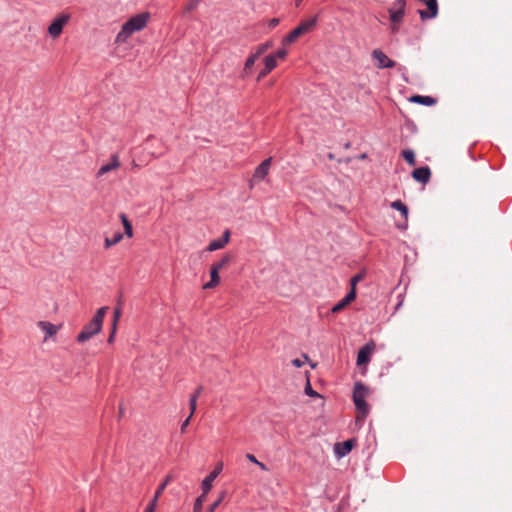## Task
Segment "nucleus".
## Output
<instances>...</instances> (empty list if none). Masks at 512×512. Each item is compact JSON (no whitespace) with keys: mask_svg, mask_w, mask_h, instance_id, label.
Returning <instances> with one entry per match:
<instances>
[{"mask_svg":"<svg viewBox=\"0 0 512 512\" xmlns=\"http://www.w3.org/2000/svg\"><path fill=\"white\" fill-rule=\"evenodd\" d=\"M355 445L354 439H349L341 443H336L334 447L335 454L338 457H344L351 452Z\"/></svg>","mask_w":512,"mask_h":512,"instance_id":"obj_14","label":"nucleus"},{"mask_svg":"<svg viewBox=\"0 0 512 512\" xmlns=\"http://www.w3.org/2000/svg\"><path fill=\"white\" fill-rule=\"evenodd\" d=\"M191 418H192V417L188 416V417L186 418V420L181 424V432H182V433H183V432H185V430H186L187 426H188V425H189V423H190Z\"/></svg>","mask_w":512,"mask_h":512,"instance_id":"obj_42","label":"nucleus"},{"mask_svg":"<svg viewBox=\"0 0 512 512\" xmlns=\"http://www.w3.org/2000/svg\"><path fill=\"white\" fill-rule=\"evenodd\" d=\"M200 1L201 0H189L186 5L184 6V12L185 13H190L192 11H194L198 5L200 4Z\"/></svg>","mask_w":512,"mask_h":512,"instance_id":"obj_34","label":"nucleus"},{"mask_svg":"<svg viewBox=\"0 0 512 512\" xmlns=\"http://www.w3.org/2000/svg\"><path fill=\"white\" fill-rule=\"evenodd\" d=\"M317 24V17H312L305 21H302L297 27L301 31L302 35H305L313 30Z\"/></svg>","mask_w":512,"mask_h":512,"instance_id":"obj_21","label":"nucleus"},{"mask_svg":"<svg viewBox=\"0 0 512 512\" xmlns=\"http://www.w3.org/2000/svg\"><path fill=\"white\" fill-rule=\"evenodd\" d=\"M390 206H391V208H393L401 213L402 221L397 223V227L399 229L405 230L408 226V214H409L408 207L401 200L393 201L390 204Z\"/></svg>","mask_w":512,"mask_h":512,"instance_id":"obj_10","label":"nucleus"},{"mask_svg":"<svg viewBox=\"0 0 512 512\" xmlns=\"http://www.w3.org/2000/svg\"><path fill=\"white\" fill-rule=\"evenodd\" d=\"M288 51L283 48L279 49L276 53L272 54L273 56H276V59L284 60L287 57Z\"/></svg>","mask_w":512,"mask_h":512,"instance_id":"obj_36","label":"nucleus"},{"mask_svg":"<svg viewBox=\"0 0 512 512\" xmlns=\"http://www.w3.org/2000/svg\"><path fill=\"white\" fill-rule=\"evenodd\" d=\"M372 57L375 61V66L379 69L393 68L396 66L395 61L391 60L383 51L375 49L372 52Z\"/></svg>","mask_w":512,"mask_h":512,"instance_id":"obj_9","label":"nucleus"},{"mask_svg":"<svg viewBox=\"0 0 512 512\" xmlns=\"http://www.w3.org/2000/svg\"><path fill=\"white\" fill-rule=\"evenodd\" d=\"M257 59H258V57L255 56L253 53L246 59L244 68H243V72L245 74H247L252 69V67L254 66Z\"/></svg>","mask_w":512,"mask_h":512,"instance_id":"obj_29","label":"nucleus"},{"mask_svg":"<svg viewBox=\"0 0 512 512\" xmlns=\"http://www.w3.org/2000/svg\"><path fill=\"white\" fill-rule=\"evenodd\" d=\"M412 177L422 183V184H426L429 182L430 180V177H431V171L429 169V167H420V168H416L413 172H412Z\"/></svg>","mask_w":512,"mask_h":512,"instance_id":"obj_16","label":"nucleus"},{"mask_svg":"<svg viewBox=\"0 0 512 512\" xmlns=\"http://www.w3.org/2000/svg\"><path fill=\"white\" fill-rule=\"evenodd\" d=\"M364 279L363 273H357L350 279V291L349 292H356V286L357 284Z\"/></svg>","mask_w":512,"mask_h":512,"instance_id":"obj_30","label":"nucleus"},{"mask_svg":"<svg viewBox=\"0 0 512 512\" xmlns=\"http://www.w3.org/2000/svg\"><path fill=\"white\" fill-rule=\"evenodd\" d=\"M119 217L123 224L125 235L128 238H132L133 237V227H132V224L129 221L128 217L124 213H121Z\"/></svg>","mask_w":512,"mask_h":512,"instance_id":"obj_23","label":"nucleus"},{"mask_svg":"<svg viewBox=\"0 0 512 512\" xmlns=\"http://www.w3.org/2000/svg\"><path fill=\"white\" fill-rule=\"evenodd\" d=\"M303 2V0H295V5L297 7H299L301 5V3Z\"/></svg>","mask_w":512,"mask_h":512,"instance_id":"obj_47","label":"nucleus"},{"mask_svg":"<svg viewBox=\"0 0 512 512\" xmlns=\"http://www.w3.org/2000/svg\"><path fill=\"white\" fill-rule=\"evenodd\" d=\"M121 167V160L118 153H113L110 155L108 161L101 165V167L96 172V178L101 179L108 173L117 172Z\"/></svg>","mask_w":512,"mask_h":512,"instance_id":"obj_6","label":"nucleus"},{"mask_svg":"<svg viewBox=\"0 0 512 512\" xmlns=\"http://www.w3.org/2000/svg\"><path fill=\"white\" fill-rule=\"evenodd\" d=\"M206 495H204V492L202 491V495L196 498L193 506V512H201L203 502L205 501Z\"/></svg>","mask_w":512,"mask_h":512,"instance_id":"obj_33","label":"nucleus"},{"mask_svg":"<svg viewBox=\"0 0 512 512\" xmlns=\"http://www.w3.org/2000/svg\"><path fill=\"white\" fill-rule=\"evenodd\" d=\"M374 349H375V344L373 342H370V343L364 345L363 347H361L357 354V361H356L357 365L363 366V365H366L367 363H369Z\"/></svg>","mask_w":512,"mask_h":512,"instance_id":"obj_11","label":"nucleus"},{"mask_svg":"<svg viewBox=\"0 0 512 512\" xmlns=\"http://www.w3.org/2000/svg\"><path fill=\"white\" fill-rule=\"evenodd\" d=\"M269 73H271V71L267 70V68L264 66V68L259 72L257 76V81H260L261 79L265 78Z\"/></svg>","mask_w":512,"mask_h":512,"instance_id":"obj_40","label":"nucleus"},{"mask_svg":"<svg viewBox=\"0 0 512 512\" xmlns=\"http://www.w3.org/2000/svg\"><path fill=\"white\" fill-rule=\"evenodd\" d=\"M369 388L363 383L357 382L353 390V402L356 407L357 420H364L369 413V405L366 398L369 396Z\"/></svg>","mask_w":512,"mask_h":512,"instance_id":"obj_3","label":"nucleus"},{"mask_svg":"<svg viewBox=\"0 0 512 512\" xmlns=\"http://www.w3.org/2000/svg\"><path fill=\"white\" fill-rule=\"evenodd\" d=\"M271 47H272V42L271 41L262 43V44H260V45H258L256 47L255 52L253 54L259 58L261 55H263Z\"/></svg>","mask_w":512,"mask_h":512,"instance_id":"obj_28","label":"nucleus"},{"mask_svg":"<svg viewBox=\"0 0 512 512\" xmlns=\"http://www.w3.org/2000/svg\"><path fill=\"white\" fill-rule=\"evenodd\" d=\"M172 481H173V476L171 474L167 475L163 479V481L159 484V486L157 487V489L154 493V496L150 501H155V504L158 505V501H159L160 497L162 496L163 492L165 491L167 485Z\"/></svg>","mask_w":512,"mask_h":512,"instance_id":"obj_19","label":"nucleus"},{"mask_svg":"<svg viewBox=\"0 0 512 512\" xmlns=\"http://www.w3.org/2000/svg\"><path fill=\"white\" fill-rule=\"evenodd\" d=\"M115 333H116V327L112 326V331L108 338L109 343H112L114 341Z\"/></svg>","mask_w":512,"mask_h":512,"instance_id":"obj_45","label":"nucleus"},{"mask_svg":"<svg viewBox=\"0 0 512 512\" xmlns=\"http://www.w3.org/2000/svg\"><path fill=\"white\" fill-rule=\"evenodd\" d=\"M232 260V256L230 254H225L222 256V258L213 263L212 266L217 267L218 270L224 269Z\"/></svg>","mask_w":512,"mask_h":512,"instance_id":"obj_25","label":"nucleus"},{"mask_svg":"<svg viewBox=\"0 0 512 512\" xmlns=\"http://www.w3.org/2000/svg\"><path fill=\"white\" fill-rule=\"evenodd\" d=\"M189 406H190V417H193L196 408H197V400H195V397H190L189 399Z\"/></svg>","mask_w":512,"mask_h":512,"instance_id":"obj_37","label":"nucleus"},{"mask_svg":"<svg viewBox=\"0 0 512 512\" xmlns=\"http://www.w3.org/2000/svg\"><path fill=\"white\" fill-rule=\"evenodd\" d=\"M406 0H395L388 9L391 31L397 33L405 16Z\"/></svg>","mask_w":512,"mask_h":512,"instance_id":"obj_4","label":"nucleus"},{"mask_svg":"<svg viewBox=\"0 0 512 512\" xmlns=\"http://www.w3.org/2000/svg\"><path fill=\"white\" fill-rule=\"evenodd\" d=\"M70 14H67V13H61L59 15H57L53 21L51 22V24L48 26V34L53 38V39H57L61 34H62V31H63V28L65 25L68 24V22L70 21Z\"/></svg>","mask_w":512,"mask_h":512,"instance_id":"obj_5","label":"nucleus"},{"mask_svg":"<svg viewBox=\"0 0 512 512\" xmlns=\"http://www.w3.org/2000/svg\"><path fill=\"white\" fill-rule=\"evenodd\" d=\"M305 393L308 395V396H311V397H319L320 395L314 391L311 387V384L309 382V380L307 381V385L305 387Z\"/></svg>","mask_w":512,"mask_h":512,"instance_id":"obj_38","label":"nucleus"},{"mask_svg":"<svg viewBox=\"0 0 512 512\" xmlns=\"http://www.w3.org/2000/svg\"><path fill=\"white\" fill-rule=\"evenodd\" d=\"M301 36H303L301 31L298 29V27H296L289 34L282 38L281 44L282 46L286 47L296 42Z\"/></svg>","mask_w":512,"mask_h":512,"instance_id":"obj_20","label":"nucleus"},{"mask_svg":"<svg viewBox=\"0 0 512 512\" xmlns=\"http://www.w3.org/2000/svg\"><path fill=\"white\" fill-rule=\"evenodd\" d=\"M157 504H155V501H149L148 505L144 509V512H156Z\"/></svg>","mask_w":512,"mask_h":512,"instance_id":"obj_39","label":"nucleus"},{"mask_svg":"<svg viewBox=\"0 0 512 512\" xmlns=\"http://www.w3.org/2000/svg\"><path fill=\"white\" fill-rule=\"evenodd\" d=\"M201 392H202V387H198V388L194 391V393H192V394H191V396H190V397H195V400H198V398H199V396H200Z\"/></svg>","mask_w":512,"mask_h":512,"instance_id":"obj_44","label":"nucleus"},{"mask_svg":"<svg viewBox=\"0 0 512 512\" xmlns=\"http://www.w3.org/2000/svg\"><path fill=\"white\" fill-rule=\"evenodd\" d=\"M272 165V157L264 159L254 170L253 176L249 182L250 188L254 182H260L266 179Z\"/></svg>","mask_w":512,"mask_h":512,"instance_id":"obj_7","label":"nucleus"},{"mask_svg":"<svg viewBox=\"0 0 512 512\" xmlns=\"http://www.w3.org/2000/svg\"><path fill=\"white\" fill-rule=\"evenodd\" d=\"M37 326L45 333L44 341H46L49 337H52L57 334L60 329V325H54L48 321H39Z\"/></svg>","mask_w":512,"mask_h":512,"instance_id":"obj_15","label":"nucleus"},{"mask_svg":"<svg viewBox=\"0 0 512 512\" xmlns=\"http://www.w3.org/2000/svg\"><path fill=\"white\" fill-rule=\"evenodd\" d=\"M149 19V12L138 13L129 18L116 35L115 42L119 44L126 43L132 34L142 31L147 26Z\"/></svg>","mask_w":512,"mask_h":512,"instance_id":"obj_1","label":"nucleus"},{"mask_svg":"<svg viewBox=\"0 0 512 512\" xmlns=\"http://www.w3.org/2000/svg\"><path fill=\"white\" fill-rule=\"evenodd\" d=\"M131 167H132V169H136V168H139V165L135 161H132Z\"/></svg>","mask_w":512,"mask_h":512,"instance_id":"obj_46","label":"nucleus"},{"mask_svg":"<svg viewBox=\"0 0 512 512\" xmlns=\"http://www.w3.org/2000/svg\"><path fill=\"white\" fill-rule=\"evenodd\" d=\"M280 20L278 18H272L268 21V27L273 29L279 25Z\"/></svg>","mask_w":512,"mask_h":512,"instance_id":"obj_41","label":"nucleus"},{"mask_svg":"<svg viewBox=\"0 0 512 512\" xmlns=\"http://www.w3.org/2000/svg\"><path fill=\"white\" fill-rule=\"evenodd\" d=\"M107 310L108 307H101L97 310L93 319L78 334L77 342L84 343L101 331Z\"/></svg>","mask_w":512,"mask_h":512,"instance_id":"obj_2","label":"nucleus"},{"mask_svg":"<svg viewBox=\"0 0 512 512\" xmlns=\"http://www.w3.org/2000/svg\"><path fill=\"white\" fill-rule=\"evenodd\" d=\"M222 470H223V463L218 462L216 464V466L214 467V469L209 473V475L203 479V481L201 483V489L204 492V495H207L210 492V490L213 487L214 480L218 477V475L222 472Z\"/></svg>","mask_w":512,"mask_h":512,"instance_id":"obj_8","label":"nucleus"},{"mask_svg":"<svg viewBox=\"0 0 512 512\" xmlns=\"http://www.w3.org/2000/svg\"><path fill=\"white\" fill-rule=\"evenodd\" d=\"M119 317H120V310L116 309L115 312H114V321H113V326L114 327H117V323H118Z\"/></svg>","mask_w":512,"mask_h":512,"instance_id":"obj_43","label":"nucleus"},{"mask_svg":"<svg viewBox=\"0 0 512 512\" xmlns=\"http://www.w3.org/2000/svg\"><path fill=\"white\" fill-rule=\"evenodd\" d=\"M245 457L250 462L256 464L262 471L268 470L267 466L264 463L258 461L257 458L253 454L247 453Z\"/></svg>","mask_w":512,"mask_h":512,"instance_id":"obj_32","label":"nucleus"},{"mask_svg":"<svg viewBox=\"0 0 512 512\" xmlns=\"http://www.w3.org/2000/svg\"><path fill=\"white\" fill-rule=\"evenodd\" d=\"M411 102L431 106L436 103V100L430 96L414 95L410 98Z\"/></svg>","mask_w":512,"mask_h":512,"instance_id":"obj_22","label":"nucleus"},{"mask_svg":"<svg viewBox=\"0 0 512 512\" xmlns=\"http://www.w3.org/2000/svg\"><path fill=\"white\" fill-rule=\"evenodd\" d=\"M302 358H303V359H298V358H297V359L292 360V364H293V366H295V367H297V368H300V367H302L306 362H308V361H309V357H308V355H307V354H303V355H302Z\"/></svg>","mask_w":512,"mask_h":512,"instance_id":"obj_35","label":"nucleus"},{"mask_svg":"<svg viewBox=\"0 0 512 512\" xmlns=\"http://www.w3.org/2000/svg\"><path fill=\"white\" fill-rule=\"evenodd\" d=\"M264 66L267 68V70H274L277 67V59L276 56H273L272 54L267 55L264 58Z\"/></svg>","mask_w":512,"mask_h":512,"instance_id":"obj_26","label":"nucleus"},{"mask_svg":"<svg viewBox=\"0 0 512 512\" xmlns=\"http://www.w3.org/2000/svg\"><path fill=\"white\" fill-rule=\"evenodd\" d=\"M402 157L411 166L416 165L415 154L412 150L406 149L402 151Z\"/></svg>","mask_w":512,"mask_h":512,"instance_id":"obj_27","label":"nucleus"},{"mask_svg":"<svg viewBox=\"0 0 512 512\" xmlns=\"http://www.w3.org/2000/svg\"><path fill=\"white\" fill-rule=\"evenodd\" d=\"M427 10H419L418 13L422 20L435 18L438 14L437 0H427L425 3Z\"/></svg>","mask_w":512,"mask_h":512,"instance_id":"obj_12","label":"nucleus"},{"mask_svg":"<svg viewBox=\"0 0 512 512\" xmlns=\"http://www.w3.org/2000/svg\"><path fill=\"white\" fill-rule=\"evenodd\" d=\"M220 270L211 265L210 267V281L203 285V289H213L220 284Z\"/></svg>","mask_w":512,"mask_h":512,"instance_id":"obj_18","label":"nucleus"},{"mask_svg":"<svg viewBox=\"0 0 512 512\" xmlns=\"http://www.w3.org/2000/svg\"><path fill=\"white\" fill-rule=\"evenodd\" d=\"M226 496V492L222 491L218 497V499L213 502L210 507L208 508L207 512H215V510L219 507V505L222 503Z\"/></svg>","mask_w":512,"mask_h":512,"instance_id":"obj_31","label":"nucleus"},{"mask_svg":"<svg viewBox=\"0 0 512 512\" xmlns=\"http://www.w3.org/2000/svg\"><path fill=\"white\" fill-rule=\"evenodd\" d=\"M356 296V292H348L347 295L341 301H339L332 307L331 312L335 314L342 311L346 306H348L356 299Z\"/></svg>","mask_w":512,"mask_h":512,"instance_id":"obj_17","label":"nucleus"},{"mask_svg":"<svg viewBox=\"0 0 512 512\" xmlns=\"http://www.w3.org/2000/svg\"><path fill=\"white\" fill-rule=\"evenodd\" d=\"M230 241V231L225 230L222 238L212 240L206 247V251L213 252L224 248Z\"/></svg>","mask_w":512,"mask_h":512,"instance_id":"obj_13","label":"nucleus"},{"mask_svg":"<svg viewBox=\"0 0 512 512\" xmlns=\"http://www.w3.org/2000/svg\"><path fill=\"white\" fill-rule=\"evenodd\" d=\"M122 239H123V234L120 233V232H117V233H115L113 235L112 238H108V237L105 238V240H104V247L106 249H109L110 247H112V246L118 244L119 242H121Z\"/></svg>","mask_w":512,"mask_h":512,"instance_id":"obj_24","label":"nucleus"}]
</instances>
